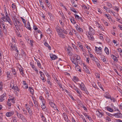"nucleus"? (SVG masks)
Masks as SVG:
<instances>
[{
    "instance_id": "obj_1",
    "label": "nucleus",
    "mask_w": 122,
    "mask_h": 122,
    "mask_svg": "<svg viewBox=\"0 0 122 122\" xmlns=\"http://www.w3.org/2000/svg\"><path fill=\"white\" fill-rule=\"evenodd\" d=\"M74 56L75 57H76V58H75V59L74 58H72L71 61L72 63L75 65V67L76 68L78 67V64H81L82 61L79 56H78L76 54H75Z\"/></svg>"
},
{
    "instance_id": "obj_2",
    "label": "nucleus",
    "mask_w": 122,
    "mask_h": 122,
    "mask_svg": "<svg viewBox=\"0 0 122 122\" xmlns=\"http://www.w3.org/2000/svg\"><path fill=\"white\" fill-rule=\"evenodd\" d=\"M15 22L16 23V25H15V26L18 32L19 30H20L22 29V24L19 21L17 20H15L14 19Z\"/></svg>"
},
{
    "instance_id": "obj_3",
    "label": "nucleus",
    "mask_w": 122,
    "mask_h": 122,
    "mask_svg": "<svg viewBox=\"0 0 122 122\" xmlns=\"http://www.w3.org/2000/svg\"><path fill=\"white\" fill-rule=\"evenodd\" d=\"M9 46L10 47V49L11 51H13L15 50L16 52L18 53V50L17 49V48L16 46V45L14 44V45L12 43H10Z\"/></svg>"
},
{
    "instance_id": "obj_4",
    "label": "nucleus",
    "mask_w": 122,
    "mask_h": 122,
    "mask_svg": "<svg viewBox=\"0 0 122 122\" xmlns=\"http://www.w3.org/2000/svg\"><path fill=\"white\" fill-rule=\"evenodd\" d=\"M6 99V94H4L0 96V102H2Z\"/></svg>"
},
{
    "instance_id": "obj_5",
    "label": "nucleus",
    "mask_w": 122,
    "mask_h": 122,
    "mask_svg": "<svg viewBox=\"0 0 122 122\" xmlns=\"http://www.w3.org/2000/svg\"><path fill=\"white\" fill-rule=\"evenodd\" d=\"M25 26L28 30L31 31V28L30 27V26L29 22L28 21L26 25L25 24Z\"/></svg>"
},
{
    "instance_id": "obj_6",
    "label": "nucleus",
    "mask_w": 122,
    "mask_h": 122,
    "mask_svg": "<svg viewBox=\"0 0 122 122\" xmlns=\"http://www.w3.org/2000/svg\"><path fill=\"white\" fill-rule=\"evenodd\" d=\"M81 89V90H83L85 92H86V90L85 89V87L84 84L81 82V84H79Z\"/></svg>"
},
{
    "instance_id": "obj_7",
    "label": "nucleus",
    "mask_w": 122,
    "mask_h": 122,
    "mask_svg": "<svg viewBox=\"0 0 122 122\" xmlns=\"http://www.w3.org/2000/svg\"><path fill=\"white\" fill-rule=\"evenodd\" d=\"M114 116L117 118H121L122 117V114L119 113H116L114 114Z\"/></svg>"
},
{
    "instance_id": "obj_8",
    "label": "nucleus",
    "mask_w": 122,
    "mask_h": 122,
    "mask_svg": "<svg viewBox=\"0 0 122 122\" xmlns=\"http://www.w3.org/2000/svg\"><path fill=\"white\" fill-rule=\"evenodd\" d=\"M94 61H95L96 63L97 64V66L99 67L100 66V62L97 58L95 57V59L94 60Z\"/></svg>"
},
{
    "instance_id": "obj_9",
    "label": "nucleus",
    "mask_w": 122,
    "mask_h": 122,
    "mask_svg": "<svg viewBox=\"0 0 122 122\" xmlns=\"http://www.w3.org/2000/svg\"><path fill=\"white\" fill-rule=\"evenodd\" d=\"M1 24L3 27V30L5 34H6L7 30L6 29V27L5 26V24L4 23H2Z\"/></svg>"
},
{
    "instance_id": "obj_10",
    "label": "nucleus",
    "mask_w": 122,
    "mask_h": 122,
    "mask_svg": "<svg viewBox=\"0 0 122 122\" xmlns=\"http://www.w3.org/2000/svg\"><path fill=\"white\" fill-rule=\"evenodd\" d=\"M87 68H88V67L87 66L85 65L84 66V69L85 70V72L88 74H90V71Z\"/></svg>"
},
{
    "instance_id": "obj_11",
    "label": "nucleus",
    "mask_w": 122,
    "mask_h": 122,
    "mask_svg": "<svg viewBox=\"0 0 122 122\" xmlns=\"http://www.w3.org/2000/svg\"><path fill=\"white\" fill-rule=\"evenodd\" d=\"M3 21H6L5 17L4 16L0 19V24H1L2 23H4Z\"/></svg>"
},
{
    "instance_id": "obj_12",
    "label": "nucleus",
    "mask_w": 122,
    "mask_h": 122,
    "mask_svg": "<svg viewBox=\"0 0 122 122\" xmlns=\"http://www.w3.org/2000/svg\"><path fill=\"white\" fill-rule=\"evenodd\" d=\"M96 113L97 116L100 117H102L104 115L103 113L100 112L98 111L96 112Z\"/></svg>"
},
{
    "instance_id": "obj_13",
    "label": "nucleus",
    "mask_w": 122,
    "mask_h": 122,
    "mask_svg": "<svg viewBox=\"0 0 122 122\" xmlns=\"http://www.w3.org/2000/svg\"><path fill=\"white\" fill-rule=\"evenodd\" d=\"M50 57L52 60H54L57 58V56L55 55H53V54L50 55Z\"/></svg>"
},
{
    "instance_id": "obj_14",
    "label": "nucleus",
    "mask_w": 122,
    "mask_h": 122,
    "mask_svg": "<svg viewBox=\"0 0 122 122\" xmlns=\"http://www.w3.org/2000/svg\"><path fill=\"white\" fill-rule=\"evenodd\" d=\"M5 19L6 21H7L9 22V23L11 25H12V22L10 19L9 17H7L5 18Z\"/></svg>"
},
{
    "instance_id": "obj_15",
    "label": "nucleus",
    "mask_w": 122,
    "mask_h": 122,
    "mask_svg": "<svg viewBox=\"0 0 122 122\" xmlns=\"http://www.w3.org/2000/svg\"><path fill=\"white\" fill-rule=\"evenodd\" d=\"M36 61L37 62L38 66L40 68L42 69L43 68L41 67V64L40 61L37 59H36Z\"/></svg>"
},
{
    "instance_id": "obj_16",
    "label": "nucleus",
    "mask_w": 122,
    "mask_h": 122,
    "mask_svg": "<svg viewBox=\"0 0 122 122\" xmlns=\"http://www.w3.org/2000/svg\"><path fill=\"white\" fill-rule=\"evenodd\" d=\"M43 41H44V44L45 46L46 47H48L49 49L50 50L51 49V47L49 46L47 42L46 41V40H43Z\"/></svg>"
},
{
    "instance_id": "obj_17",
    "label": "nucleus",
    "mask_w": 122,
    "mask_h": 122,
    "mask_svg": "<svg viewBox=\"0 0 122 122\" xmlns=\"http://www.w3.org/2000/svg\"><path fill=\"white\" fill-rule=\"evenodd\" d=\"M56 31L57 32L58 34L60 33V31H61V28L59 26H57L56 28Z\"/></svg>"
},
{
    "instance_id": "obj_18",
    "label": "nucleus",
    "mask_w": 122,
    "mask_h": 122,
    "mask_svg": "<svg viewBox=\"0 0 122 122\" xmlns=\"http://www.w3.org/2000/svg\"><path fill=\"white\" fill-rule=\"evenodd\" d=\"M14 114V112H7L6 113L7 117H10L11 116Z\"/></svg>"
},
{
    "instance_id": "obj_19",
    "label": "nucleus",
    "mask_w": 122,
    "mask_h": 122,
    "mask_svg": "<svg viewBox=\"0 0 122 122\" xmlns=\"http://www.w3.org/2000/svg\"><path fill=\"white\" fill-rule=\"evenodd\" d=\"M88 37L89 39L90 40L93 41L94 40V38L92 35L89 34Z\"/></svg>"
},
{
    "instance_id": "obj_20",
    "label": "nucleus",
    "mask_w": 122,
    "mask_h": 122,
    "mask_svg": "<svg viewBox=\"0 0 122 122\" xmlns=\"http://www.w3.org/2000/svg\"><path fill=\"white\" fill-rule=\"evenodd\" d=\"M89 29L90 31V33L91 34L94 33V30L91 26H90L89 27Z\"/></svg>"
},
{
    "instance_id": "obj_21",
    "label": "nucleus",
    "mask_w": 122,
    "mask_h": 122,
    "mask_svg": "<svg viewBox=\"0 0 122 122\" xmlns=\"http://www.w3.org/2000/svg\"><path fill=\"white\" fill-rule=\"evenodd\" d=\"M104 97H105L108 99H109L111 97V96L108 93H106L104 94Z\"/></svg>"
},
{
    "instance_id": "obj_22",
    "label": "nucleus",
    "mask_w": 122,
    "mask_h": 122,
    "mask_svg": "<svg viewBox=\"0 0 122 122\" xmlns=\"http://www.w3.org/2000/svg\"><path fill=\"white\" fill-rule=\"evenodd\" d=\"M75 27L76 29L77 30L78 32H82L83 31V30L81 28L78 27V26H76Z\"/></svg>"
},
{
    "instance_id": "obj_23",
    "label": "nucleus",
    "mask_w": 122,
    "mask_h": 122,
    "mask_svg": "<svg viewBox=\"0 0 122 122\" xmlns=\"http://www.w3.org/2000/svg\"><path fill=\"white\" fill-rule=\"evenodd\" d=\"M49 103L50 105L52 107H53L54 108L56 107V105L53 102L50 101L49 102Z\"/></svg>"
},
{
    "instance_id": "obj_24",
    "label": "nucleus",
    "mask_w": 122,
    "mask_h": 122,
    "mask_svg": "<svg viewBox=\"0 0 122 122\" xmlns=\"http://www.w3.org/2000/svg\"><path fill=\"white\" fill-rule=\"evenodd\" d=\"M112 59H113L114 61L116 62L117 61V58L114 55H112L111 56Z\"/></svg>"
},
{
    "instance_id": "obj_25",
    "label": "nucleus",
    "mask_w": 122,
    "mask_h": 122,
    "mask_svg": "<svg viewBox=\"0 0 122 122\" xmlns=\"http://www.w3.org/2000/svg\"><path fill=\"white\" fill-rule=\"evenodd\" d=\"M76 92L77 93H78V96L80 97H81V94L80 91V90L78 88V89H77L76 90Z\"/></svg>"
},
{
    "instance_id": "obj_26",
    "label": "nucleus",
    "mask_w": 122,
    "mask_h": 122,
    "mask_svg": "<svg viewBox=\"0 0 122 122\" xmlns=\"http://www.w3.org/2000/svg\"><path fill=\"white\" fill-rule=\"evenodd\" d=\"M104 50L106 54L107 55H108L109 54V50L107 47H105Z\"/></svg>"
},
{
    "instance_id": "obj_27",
    "label": "nucleus",
    "mask_w": 122,
    "mask_h": 122,
    "mask_svg": "<svg viewBox=\"0 0 122 122\" xmlns=\"http://www.w3.org/2000/svg\"><path fill=\"white\" fill-rule=\"evenodd\" d=\"M44 76V75L42 74H41L40 77L41 79L44 82H45L46 81L45 80Z\"/></svg>"
},
{
    "instance_id": "obj_28",
    "label": "nucleus",
    "mask_w": 122,
    "mask_h": 122,
    "mask_svg": "<svg viewBox=\"0 0 122 122\" xmlns=\"http://www.w3.org/2000/svg\"><path fill=\"white\" fill-rule=\"evenodd\" d=\"M26 108L27 110L28 111V112L30 114H32V111H31L30 110V108L29 107H26Z\"/></svg>"
},
{
    "instance_id": "obj_29",
    "label": "nucleus",
    "mask_w": 122,
    "mask_h": 122,
    "mask_svg": "<svg viewBox=\"0 0 122 122\" xmlns=\"http://www.w3.org/2000/svg\"><path fill=\"white\" fill-rule=\"evenodd\" d=\"M21 119L22 120L23 122H27V120L25 119V117L24 116L22 117Z\"/></svg>"
},
{
    "instance_id": "obj_30",
    "label": "nucleus",
    "mask_w": 122,
    "mask_h": 122,
    "mask_svg": "<svg viewBox=\"0 0 122 122\" xmlns=\"http://www.w3.org/2000/svg\"><path fill=\"white\" fill-rule=\"evenodd\" d=\"M32 67L35 71L36 72L38 73V71L34 65H32Z\"/></svg>"
},
{
    "instance_id": "obj_31",
    "label": "nucleus",
    "mask_w": 122,
    "mask_h": 122,
    "mask_svg": "<svg viewBox=\"0 0 122 122\" xmlns=\"http://www.w3.org/2000/svg\"><path fill=\"white\" fill-rule=\"evenodd\" d=\"M84 114V115L85 117H86L90 121L91 120V118L90 117H89L88 115L86 114V113H85Z\"/></svg>"
},
{
    "instance_id": "obj_32",
    "label": "nucleus",
    "mask_w": 122,
    "mask_h": 122,
    "mask_svg": "<svg viewBox=\"0 0 122 122\" xmlns=\"http://www.w3.org/2000/svg\"><path fill=\"white\" fill-rule=\"evenodd\" d=\"M19 71L20 72V74L24 76V74L23 72V70L22 68H20L19 69Z\"/></svg>"
},
{
    "instance_id": "obj_33",
    "label": "nucleus",
    "mask_w": 122,
    "mask_h": 122,
    "mask_svg": "<svg viewBox=\"0 0 122 122\" xmlns=\"http://www.w3.org/2000/svg\"><path fill=\"white\" fill-rule=\"evenodd\" d=\"M34 103V104L36 108H37L38 107V105L37 103V102L36 101L33 102Z\"/></svg>"
},
{
    "instance_id": "obj_34",
    "label": "nucleus",
    "mask_w": 122,
    "mask_h": 122,
    "mask_svg": "<svg viewBox=\"0 0 122 122\" xmlns=\"http://www.w3.org/2000/svg\"><path fill=\"white\" fill-rule=\"evenodd\" d=\"M63 116L65 120L66 121H67L68 120V119L67 115L64 114V115H63Z\"/></svg>"
},
{
    "instance_id": "obj_35",
    "label": "nucleus",
    "mask_w": 122,
    "mask_h": 122,
    "mask_svg": "<svg viewBox=\"0 0 122 122\" xmlns=\"http://www.w3.org/2000/svg\"><path fill=\"white\" fill-rule=\"evenodd\" d=\"M29 91H30V93L31 94H33V93L34 90L31 87H29Z\"/></svg>"
},
{
    "instance_id": "obj_36",
    "label": "nucleus",
    "mask_w": 122,
    "mask_h": 122,
    "mask_svg": "<svg viewBox=\"0 0 122 122\" xmlns=\"http://www.w3.org/2000/svg\"><path fill=\"white\" fill-rule=\"evenodd\" d=\"M60 37H61L62 38H64L65 36H64L63 34L61 32L59 33L58 34Z\"/></svg>"
},
{
    "instance_id": "obj_37",
    "label": "nucleus",
    "mask_w": 122,
    "mask_h": 122,
    "mask_svg": "<svg viewBox=\"0 0 122 122\" xmlns=\"http://www.w3.org/2000/svg\"><path fill=\"white\" fill-rule=\"evenodd\" d=\"M11 70L12 72L13 73V74L14 75H15L16 76V71H15V70L13 69H12Z\"/></svg>"
},
{
    "instance_id": "obj_38",
    "label": "nucleus",
    "mask_w": 122,
    "mask_h": 122,
    "mask_svg": "<svg viewBox=\"0 0 122 122\" xmlns=\"http://www.w3.org/2000/svg\"><path fill=\"white\" fill-rule=\"evenodd\" d=\"M6 74L7 75V77L8 78V79H9V78L11 76L10 75V72H8L6 73Z\"/></svg>"
},
{
    "instance_id": "obj_39",
    "label": "nucleus",
    "mask_w": 122,
    "mask_h": 122,
    "mask_svg": "<svg viewBox=\"0 0 122 122\" xmlns=\"http://www.w3.org/2000/svg\"><path fill=\"white\" fill-rule=\"evenodd\" d=\"M107 110L111 112H112L113 111V110L111 108L109 107H107Z\"/></svg>"
},
{
    "instance_id": "obj_40",
    "label": "nucleus",
    "mask_w": 122,
    "mask_h": 122,
    "mask_svg": "<svg viewBox=\"0 0 122 122\" xmlns=\"http://www.w3.org/2000/svg\"><path fill=\"white\" fill-rule=\"evenodd\" d=\"M10 99H8V101H7V105L8 106L10 107L11 106V102H10Z\"/></svg>"
},
{
    "instance_id": "obj_41",
    "label": "nucleus",
    "mask_w": 122,
    "mask_h": 122,
    "mask_svg": "<svg viewBox=\"0 0 122 122\" xmlns=\"http://www.w3.org/2000/svg\"><path fill=\"white\" fill-rule=\"evenodd\" d=\"M73 80L75 81H79L78 78L76 76H74L73 78Z\"/></svg>"
},
{
    "instance_id": "obj_42",
    "label": "nucleus",
    "mask_w": 122,
    "mask_h": 122,
    "mask_svg": "<svg viewBox=\"0 0 122 122\" xmlns=\"http://www.w3.org/2000/svg\"><path fill=\"white\" fill-rule=\"evenodd\" d=\"M82 7L84 9L88 10L89 9L88 7H86V5H82Z\"/></svg>"
},
{
    "instance_id": "obj_43",
    "label": "nucleus",
    "mask_w": 122,
    "mask_h": 122,
    "mask_svg": "<svg viewBox=\"0 0 122 122\" xmlns=\"http://www.w3.org/2000/svg\"><path fill=\"white\" fill-rule=\"evenodd\" d=\"M74 15H75V17L76 19L79 20L80 19V17L78 15L76 14H74Z\"/></svg>"
},
{
    "instance_id": "obj_44",
    "label": "nucleus",
    "mask_w": 122,
    "mask_h": 122,
    "mask_svg": "<svg viewBox=\"0 0 122 122\" xmlns=\"http://www.w3.org/2000/svg\"><path fill=\"white\" fill-rule=\"evenodd\" d=\"M45 2L47 4L46 5L48 7H49V6H50V4L49 3H48V0H45Z\"/></svg>"
},
{
    "instance_id": "obj_45",
    "label": "nucleus",
    "mask_w": 122,
    "mask_h": 122,
    "mask_svg": "<svg viewBox=\"0 0 122 122\" xmlns=\"http://www.w3.org/2000/svg\"><path fill=\"white\" fill-rule=\"evenodd\" d=\"M70 9L72 11L74 12H75L76 13H77V11L76 10H75V9L72 8V7H71L70 8Z\"/></svg>"
},
{
    "instance_id": "obj_46",
    "label": "nucleus",
    "mask_w": 122,
    "mask_h": 122,
    "mask_svg": "<svg viewBox=\"0 0 122 122\" xmlns=\"http://www.w3.org/2000/svg\"><path fill=\"white\" fill-rule=\"evenodd\" d=\"M71 22L73 24H75L76 23V21L73 19H71L70 20Z\"/></svg>"
},
{
    "instance_id": "obj_47",
    "label": "nucleus",
    "mask_w": 122,
    "mask_h": 122,
    "mask_svg": "<svg viewBox=\"0 0 122 122\" xmlns=\"http://www.w3.org/2000/svg\"><path fill=\"white\" fill-rule=\"evenodd\" d=\"M21 19L23 22L24 24V25L26 24V21H25V20L22 17H21Z\"/></svg>"
},
{
    "instance_id": "obj_48",
    "label": "nucleus",
    "mask_w": 122,
    "mask_h": 122,
    "mask_svg": "<svg viewBox=\"0 0 122 122\" xmlns=\"http://www.w3.org/2000/svg\"><path fill=\"white\" fill-rule=\"evenodd\" d=\"M78 46L82 50V51H84V49L83 48V47L82 45H78Z\"/></svg>"
},
{
    "instance_id": "obj_49",
    "label": "nucleus",
    "mask_w": 122,
    "mask_h": 122,
    "mask_svg": "<svg viewBox=\"0 0 122 122\" xmlns=\"http://www.w3.org/2000/svg\"><path fill=\"white\" fill-rule=\"evenodd\" d=\"M47 13L48 15L50 17V18H51L52 17H53L52 14L50 12L48 11L47 12Z\"/></svg>"
},
{
    "instance_id": "obj_50",
    "label": "nucleus",
    "mask_w": 122,
    "mask_h": 122,
    "mask_svg": "<svg viewBox=\"0 0 122 122\" xmlns=\"http://www.w3.org/2000/svg\"><path fill=\"white\" fill-rule=\"evenodd\" d=\"M20 44L22 45L23 47L25 46V45L24 44L23 42L22 41H20Z\"/></svg>"
},
{
    "instance_id": "obj_51",
    "label": "nucleus",
    "mask_w": 122,
    "mask_h": 122,
    "mask_svg": "<svg viewBox=\"0 0 122 122\" xmlns=\"http://www.w3.org/2000/svg\"><path fill=\"white\" fill-rule=\"evenodd\" d=\"M117 50L118 52L121 53V55H122V49L121 48H119L117 49Z\"/></svg>"
},
{
    "instance_id": "obj_52",
    "label": "nucleus",
    "mask_w": 122,
    "mask_h": 122,
    "mask_svg": "<svg viewBox=\"0 0 122 122\" xmlns=\"http://www.w3.org/2000/svg\"><path fill=\"white\" fill-rule=\"evenodd\" d=\"M101 60L103 62L106 63L107 62V61H106V59L105 58H103L101 59Z\"/></svg>"
},
{
    "instance_id": "obj_53",
    "label": "nucleus",
    "mask_w": 122,
    "mask_h": 122,
    "mask_svg": "<svg viewBox=\"0 0 122 122\" xmlns=\"http://www.w3.org/2000/svg\"><path fill=\"white\" fill-rule=\"evenodd\" d=\"M61 31H62V32L66 34H67V31L66 30H65L64 29H61Z\"/></svg>"
},
{
    "instance_id": "obj_54",
    "label": "nucleus",
    "mask_w": 122,
    "mask_h": 122,
    "mask_svg": "<svg viewBox=\"0 0 122 122\" xmlns=\"http://www.w3.org/2000/svg\"><path fill=\"white\" fill-rule=\"evenodd\" d=\"M18 88V87L17 86H13L12 87H11L12 89L16 90Z\"/></svg>"
},
{
    "instance_id": "obj_55",
    "label": "nucleus",
    "mask_w": 122,
    "mask_h": 122,
    "mask_svg": "<svg viewBox=\"0 0 122 122\" xmlns=\"http://www.w3.org/2000/svg\"><path fill=\"white\" fill-rule=\"evenodd\" d=\"M17 118L16 117H14L12 119V120L13 122H17Z\"/></svg>"
},
{
    "instance_id": "obj_56",
    "label": "nucleus",
    "mask_w": 122,
    "mask_h": 122,
    "mask_svg": "<svg viewBox=\"0 0 122 122\" xmlns=\"http://www.w3.org/2000/svg\"><path fill=\"white\" fill-rule=\"evenodd\" d=\"M107 115H108L110 117H113V116H114V114L112 115V114L110 113H107Z\"/></svg>"
},
{
    "instance_id": "obj_57",
    "label": "nucleus",
    "mask_w": 122,
    "mask_h": 122,
    "mask_svg": "<svg viewBox=\"0 0 122 122\" xmlns=\"http://www.w3.org/2000/svg\"><path fill=\"white\" fill-rule=\"evenodd\" d=\"M98 27L101 30H103V27H102V26L101 25H99L98 26Z\"/></svg>"
},
{
    "instance_id": "obj_58",
    "label": "nucleus",
    "mask_w": 122,
    "mask_h": 122,
    "mask_svg": "<svg viewBox=\"0 0 122 122\" xmlns=\"http://www.w3.org/2000/svg\"><path fill=\"white\" fill-rule=\"evenodd\" d=\"M2 30V28L1 26V25H0V36H2V32L1 31Z\"/></svg>"
},
{
    "instance_id": "obj_59",
    "label": "nucleus",
    "mask_w": 122,
    "mask_h": 122,
    "mask_svg": "<svg viewBox=\"0 0 122 122\" xmlns=\"http://www.w3.org/2000/svg\"><path fill=\"white\" fill-rule=\"evenodd\" d=\"M23 116V115L20 114L18 116H17V117L19 119H21L22 118V117Z\"/></svg>"
},
{
    "instance_id": "obj_60",
    "label": "nucleus",
    "mask_w": 122,
    "mask_h": 122,
    "mask_svg": "<svg viewBox=\"0 0 122 122\" xmlns=\"http://www.w3.org/2000/svg\"><path fill=\"white\" fill-rule=\"evenodd\" d=\"M23 87L24 89H27L28 88V85L26 84L24 85L23 86Z\"/></svg>"
},
{
    "instance_id": "obj_61",
    "label": "nucleus",
    "mask_w": 122,
    "mask_h": 122,
    "mask_svg": "<svg viewBox=\"0 0 122 122\" xmlns=\"http://www.w3.org/2000/svg\"><path fill=\"white\" fill-rule=\"evenodd\" d=\"M99 50L98 49V47H95V50L96 52H97V53H99L98 52H99Z\"/></svg>"
},
{
    "instance_id": "obj_62",
    "label": "nucleus",
    "mask_w": 122,
    "mask_h": 122,
    "mask_svg": "<svg viewBox=\"0 0 122 122\" xmlns=\"http://www.w3.org/2000/svg\"><path fill=\"white\" fill-rule=\"evenodd\" d=\"M12 7L13 9H15L16 7L15 5L14 4H12Z\"/></svg>"
},
{
    "instance_id": "obj_63",
    "label": "nucleus",
    "mask_w": 122,
    "mask_h": 122,
    "mask_svg": "<svg viewBox=\"0 0 122 122\" xmlns=\"http://www.w3.org/2000/svg\"><path fill=\"white\" fill-rule=\"evenodd\" d=\"M106 119L108 121H111V119L110 118L108 117H106Z\"/></svg>"
},
{
    "instance_id": "obj_64",
    "label": "nucleus",
    "mask_w": 122,
    "mask_h": 122,
    "mask_svg": "<svg viewBox=\"0 0 122 122\" xmlns=\"http://www.w3.org/2000/svg\"><path fill=\"white\" fill-rule=\"evenodd\" d=\"M109 99H110L111 100H112L113 102H115V99L113 97H111Z\"/></svg>"
}]
</instances>
